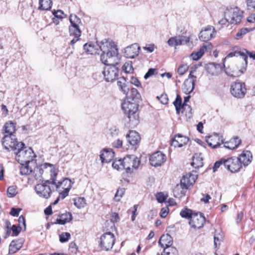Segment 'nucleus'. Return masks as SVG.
<instances>
[{
    "instance_id": "cd10ccee",
    "label": "nucleus",
    "mask_w": 255,
    "mask_h": 255,
    "mask_svg": "<svg viewBox=\"0 0 255 255\" xmlns=\"http://www.w3.org/2000/svg\"><path fill=\"white\" fill-rule=\"evenodd\" d=\"M23 242V239L12 241L9 245V253L14 254L18 251L22 247Z\"/></svg>"
},
{
    "instance_id": "7c9ffc66",
    "label": "nucleus",
    "mask_w": 255,
    "mask_h": 255,
    "mask_svg": "<svg viewBox=\"0 0 255 255\" xmlns=\"http://www.w3.org/2000/svg\"><path fill=\"white\" fill-rule=\"evenodd\" d=\"M69 32L70 36L74 37L70 41L71 45H73L79 40V37L81 35V30L80 28H69Z\"/></svg>"
},
{
    "instance_id": "58836bf2",
    "label": "nucleus",
    "mask_w": 255,
    "mask_h": 255,
    "mask_svg": "<svg viewBox=\"0 0 255 255\" xmlns=\"http://www.w3.org/2000/svg\"><path fill=\"white\" fill-rule=\"evenodd\" d=\"M140 98V94L135 88H132L130 89V95L128 96L126 99L133 100V101L137 102Z\"/></svg>"
},
{
    "instance_id": "13d9d810",
    "label": "nucleus",
    "mask_w": 255,
    "mask_h": 255,
    "mask_svg": "<svg viewBox=\"0 0 255 255\" xmlns=\"http://www.w3.org/2000/svg\"><path fill=\"white\" fill-rule=\"evenodd\" d=\"M155 71V69L150 68L147 71V72L144 75V78L146 80L148 78H149L151 76L154 74Z\"/></svg>"
},
{
    "instance_id": "69168bd1",
    "label": "nucleus",
    "mask_w": 255,
    "mask_h": 255,
    "mask_svg": "<svg viewBox=\"0 0 255 255\" xmlns=\"http://www.w3.org/2000/svg\"><path fill=\"white\" fill-rule=\"evenodd\" d=\"M225 159H222L221 160L217 161L215 163L214 167H213V171L215 172L220 166L223 164H224V160Z\"/></svg>"
},
{
    "instance_id": "5701e85b",
    "label": "nucleus",
    "mask_w": 255,
    "mask_h": 255,
    "mask_svg": "<svg viewBox=\"0 0 255 255\" xmlns=\"http://www.w3.org/2000/svg\"><path fill=\"white\" fill-rule=\"evenodd\" d=\"M158 243L164 250L165 249L166 251H168L171 248L173 243L172 238L168 234L163 235L160 237Z\"/></svg>"
},
{
    "instance_id": "1a4fd4ad",
    "label": "nucleus",
    "mask_w": 255,
    "mask_h": 255,
    "mask_svg": "<svg viewBox=\"0 0 255 255\" xmlns=\"http://www.w3.org/2000/svg\"><path fill=\"white\" fill-rule=\"evenodd\" d=\"M115 241L114 235L108 232L103 235L100 238V246L103 251H108L112 249Z\"/></svg>"
},
{
    "instance_id": "f8f14e48",
    "label": "nucleus",
    "mask_w": 255,
    "mask_h": 255,
    "mask_svg": "<svg viewBox=\"0 0 255 255\" xmlns=\"http://www.w3.org/2000/svg\"><path fill=\"white\" fill-rule=\"evenodd\" d=\"M231 92L232 95L236 98H243L246 92L245 84L239 81L233 83L231 86Z\"/></svg>"
},
{
    "instance_id": "c03bdc74",
    "label": "nucleus",
    "mask_w": 255,
    "mask_h": 255,
    "mask_svg": "<svg viewBox=\"0 0 255 255\" xmlns=\"http://www.w3.org/2000/svg\"><path fill=\"white\" fill-rule=\"evenodd\" d=\"M193 214H194V213H193L191 210L185 208L181 211L180 214L183 218L190 219Z\"/></svg>"
},
{
    "instance_id": "2eb2a0df",
    "label": "nucleus",
    "mask_w": 255,
    "mask_h": 255,
    "mask_svg": "<svg viewBox=\"0 0 255 255\" xmlns=\"http://www.w3.org/2000/svg\"><path fill=\"white\" fill-rule=\"evenodd\" d=\"M206 219L201 213H194L189 221V224L191 227L195 229H200L203 227Z\"/></svg>"
},
{
    "instance_id": "680f3d73",
    "label": "nucleus",
    "mask_w": 255,
    "mask_h": 255,
    "mask_svg": "<svg viewBox=\"0 0 255 255\" xmlns=\"http://www.w3.org/2000/svg\"><path fill=\"white\" fill-rule=\"evenodd\" d=\"M21 210V208H12L10 212V214L12 216H18L19 212Z\"/></svg>"
},
{
    "instance_id": "79ce46f5",
    "label": "nucleus",
    "mask_w": 255,
    "mask_h": 255,
    "mask_svg": "<svg viewBox=\"0 0 255 255\" xmlns=\"http://www.w3.org/2000/svg\"><path fill=\"white\" fill-rule=\"evenodd\" d=\"M74 204L78 208L81 209L86 205V200L84 197H78L74 199Z\"/></svg>"
},
{
    "instance_id": "4be33fe9",
    "label": "nucleus",
    "mask_w": 255,
    "mask_h": 255,
    "mask_svg": "<svg viewBox=\"0 0 255 255\" xmlns=\"http://www.w3.org/2000/svg\"><path fill=\"white\" fill-rule=\"evenodd\" d=\"M212 47L213 46L211 43L204 44L202 47H201L199 51L195 53H192L191 54L190 57L194 60H198L203 56L205 51L211 52Z\"/></svg>"
},
{
    "instance_id": "bf43d9fd",
    "label": "nucleus",
    "mask_w": 255,
    "mask_h": 255,
    "mask_svg": "<svg viewBox=\"0 0 255 255\" xmlns=\"http://www.w3.org/2000/svg\"><path fill=\"white\" fill-rule=\"evenodd\" d=\"M175 107H182V98L179 95H177L175 101L173 102Z\"/></svg>"
},
{
    "instance_id": "c9c22d12",
    "label": "nucleus",
    "mask_w": 255,
    "mask_h": 255,
    "mask_svg": "<svg viewBox=\"0 0 255 255\" xmlns=\"http://www.w3.org/2000/svg\"><path fill=\"white\" fill-rule=\"evenodd\" d=\"M72 219V216L71 213L66 212L60 216L59 219L56 220V223L60 225H64L66 223L70 222Z\"/></svg>"
},
{
    "instance_id": "9d476101",
    "label": "nucleus",
    "mask_w": 255,
    "mask_h": 255,
    "mask_svg": "<svg viewBox=\"0 0 255 255\" xmlns=\"http://www.w3.org/2000/svg\"><path fill=\"white\" fill-rule=\"evenodd\" d=\"M124 169L130 173L137 168L140 164L139 159L133 155H128L123 158Z\"/></svg>"
},
{
    "instance_id": "7ed1b4c3",
    "label": "nucleus",
    "mask_w": 255,
    "mask_h": 255,
    "mask_svg": "<svg viewBox=\"0 0 255 255\" xmlns=\"http://www.w3.org/2000/svg\"><path fill=\"white\" fill-rule=\"evenodd\" d=\"M133 100L126 99L122 103V108L129 120L130 126L134 127L139 123L138 103Z\"/></svg>"
},
{
    "instance_id": "9b49d317",
    "label": "nucleus",
    "mask_w": 255,
    "mask_h": 255,
    "mask_svg": "<svg viewBox=\"0 0 255 255\" xmlns=\"http://www.w3.org/2000/svg\"><path fill=\"white\" fill-rule=\"evenodd\" d=\"M224 165L232 173L238 172L242 168L239 159L235 156L224 159Z\"/></svg>"
},
{
    "instance_id": "ddd939ff",
    "label": "nucleus",
    "mask_w": 255,
    "mask_h": 255,
    "mask_svg": "<svg viewBox=\"0 0 255 255\" xmlns=\"http://www.w3.org/2000/svg\"><path fill=\"white\" fill-rule=\"evenodd\" d=\"M190 38L188 36L179 35L170 38L167 41V44L170 46H174L175 48L178 46L187 44L188 46L190 45L189 44Z\"/></svg>"
},
{
    "instance_id": "39448f33",
    "label": "nucleus",
    "mask_w": 255,
    "mask_h": 255,
    "mask_svg": "<svg viewBox=\"0 0 255 255\" xmlns=\"http://www.w3.org/2000/svg\"><path fill=\"white\" fill-rule=\"evenodd\" d=\"M15 159L20 164L24 163H29L32 161L35 157V154L31 148H27L24 145L23 147H18L14 151Z\"/></svg>"
},
{
    "instance_id": "864d4df0",
    "label": "nucleus",
    "mask_w": 255,
    "mask_h": 255,
    "mask_svg": "<svg viewBox=\"0 0 255 255\" xmlns=\"http://www.w3.org/2000/svg\"><path fill=\"white\" fill-rule=\"evenodd\" d=\"M161 255H177V252L176 249L171 248L168 251H166L165 249L164 251V254H162Z\"/></svg>"
},
{
    "instance_id": "4d7b16f0",
    "label": "nucleus",
    "mask_w": 255,
    "mask_h": 255,
    "mask_svg": "<svg viewBox=\"0 0 255 255\" xmlns=\"http://www.w3.org/2000/svg\"><path fill=\"white\" fill-rule=\"evenodd\" d=\"M157 98L160 101L161 103L166 104L168 103V99L166 95H161L160 97H157Z\"/></svg>"
},
{
    "instance_id": "20e7f679",
    "label": "nucleus",
    "mask_w": 255,
    "mask_h": 255,
    "mask_svg": "<svg viewBox=\"0 0 255 255\" xmlns=\"http://www.w3.org/2000/svg\"><path fill=\"white\" fill-rule=\"evenodd\" d=\"M223 13L224 18L219 21V23L222 25L227 22L236 24L241 21L243 17V12L238 7H226Z\"/></svg>"
},
{
    "instance_id": "052dcab7",
    "label": "nucleus",
    "mask_w": 255,
    "mask_h": 255,
    "mask_svg": "<svg viewBox=\"0 0 255 255\" xmlns=\"http://www.w3.org/2000/svg\"><path fill=\"white\" fill-rule=\"evenodd\" d=\"M110 130L112 136H116L119 134V130L115 127L111 128Z\"/></svg>"
},
{
    "instance_id": "2f4dec72",
    "label": "nucleus",
    "mask_w": 255,
    "mask_h": 255,
    "mask_svg": "<svg viewBox=\"0 0 255 255\" xmlns=\"http://www.w3.org/2000/svg\"><path fill=\"white\" fill-rule=\"evenodd\" d=\"M117 85L120 90L124 94L127 95L129 90V88L128 85L126 80L124 77H120L118 79Z\"/></svg>"
},
{
    "instance_id": "f03ea898",
    "label": "nucleus",
    "mask_w": 255,
    "mask_h": 255,
    "mask_svg": "<svg viewBox=\"0 0 255 255\" xmlns=\"http://www.w3.org/2000/svg\"><path fill=\"white\" fill-rule=\"evenodd\" d=\"M44 171L46 173H50V178L49 180H45L44 182L36 184L35 186V191L39 197L48 199L50 197L52 193L51 189L49 184H55L57 171L54 165L45 163L40 167L34 169V172L38 173V175L37 173L35 174V178L37 179L39 177L42 176Z\"/></svg>"
},
{
    "instance_id": "de8ad7c7",
    "label": "nucleus",
    "mask_w": 255,
    "mask_h": 255,
    "mask_svg": "<svg viewBox=\"0 0 255 255\" xmlns=\"http://www.w3.org/2000/svg\"><path fill=\"white\" fill-rule=\"evenodd\" d=\"M123 70L126 73H131L133 71L131 62H126L122 67Z\"/></svg>"
},
{
    "instance_id": "4c0bfd02",
    "label": "nucleus",
    "mask_w": 255,
    "mask_h": 255,
    "mask_svg": "<svg viewBox=\"0 0 255 255\" xmlns=\"http://www.w3.org/2000/svg\"><path fill=\"white\" fill-rule=\"evenodd\" d=\"M39 9L47 10L51 7L52 2L51 0H39Z\"/></svg>"
},
{
    "instance_id": "338daca9",
    "label": "nucleus",
    "mask_w": 255,
    "mask_h": 255,
    "mask_svg": "<svg viewBox=\"0 0 255 255\" xmlns=\"http://www.w3.org/2000/svg\"><path fill=\"white\" fill-rule=\"evenodd\" d=\"M122 144H123V141L119 139L116 140L113 143V146L114 147L118 148L121 147L122 146Z\"/></svg>"
},
{
    "instance_id": "a211bd4d",
    "label": "nucleus",
    "mask_w": 255,
    "mask_h": 255,
    "mask_svg": "<svg viewBox=\"0 0 255 255\" xmlns=\"http://www.w3.org/2000/svg\"><path fill=\"white\" fill-rule=\"evenodd\" d=\"M241 163V166L246 167L252 162L253 159L252 153L249 150H244L238 157Z\"/></svg>"
},
{
    "instance_id": "f3484780",
    "label": "nucleus",
    "mask_w": 255,
    "mask_h": 255,
    "mask_svg": "<svg viewBox=\"0 0 255 255\" xmlns=\"http://www.w3.org/2000/svg\"><path fill=\"white\" fill-rule=\"evenodd\" d=\"M225 72L227 75L231 77H239L245 72L246 70V66H243L240 69L233 65L226 67L225 64H223Z\"/></svg>"
},
{
    "instance_id": "6ab92c4d",
    "label": "nucleus",
    "mask_w": 255,
    "mask_h": 255,
    "mask_svg": "<svg viewBox=\"0 0 255 255\" xmlns=\"http://www.w3.org/2000/svg\"><path fill=\"white\" fill-rule=\"evenodd\" d=\"M207 72L212 76H217L222 73L223 66L221 64L211 63L206 65Z\"/></svg>"
},
{
    "instance_id": "b1692460",
    "label": "nucleus",
    "mask_w": 255,
    "mask_h": 255,
    "mask_svg": "<svg viewBox=\"0 0 255 255\" xmlns=\"http://www.w3.org/2000/svg\"><path fill=\"white\" fill-rule=\"evenodd\" d=\"M189 141V138L187 136L178 134L175 135L172 141V145L174 147H181L186 145Z\"/></svg>"
},
{
    "instance_id": "f257e3e1",
    "label": "nucleus",
    "mask_w": 255,
    "mask_h": 255,
    "mask_svg": "<svg viewBox=\"0 0 255 255\" xmlns=\"http://www.w3.org/2000/svg\"><path fill=\"white\" fill-rule=\"evenodd\" d=\"M102 53L101 60L105 65L103 74L105 80L113 82L119 76V69L116 67L120 61L117 46L112 40L105 39L98 44Z\"/></svg>"
},
{
    "instance_id": "393cba45",
    "label": "nucleus",
    "mask_w": 255,
    "mask_h": 255,
    "mask_svg": "<svg viewBox=\"0 0 255 255\" xmlns=\"http://www.w3.org/2000/svg\"><path fill=\"white\" fill-rule=\"evenodd\" d=\"M220 141V137L217 134L209 136L206 139V141L209 145L213 148H217L221 143H223L222 140H221V142Z\"/></svg>"
},
{
    "instance_id": "49530a36",
    "label": "nucleus",
    "mask_w": 255,
    "mask_h": 255,
    "mask_svg": "<svg viewBox=\"0 0 255 255\" xmlns=\"http://www.w3.org/2000/svg\"><path fill=\"white\" fill-rule=\"evenodd\" d=\"M251 29L243 28L241 29L236 34L235 38L237 39L242 38L245 34L250 31Z\"/></svg>"
},
{
    "instance_id": "774afa93",
    "label": "nucleus",
    "mask_w": 255,
    "mask_h": 255,
    "mask_svg": "<svg viewBox=\"0 0 255 255\" xmlns=\"http://www.w3.org/2000/svg\"><path fill=\"white\" fill-rule=\"evenodd\" d=\"M111 221L112 222H117L119 221L120 218L119 215L117 213H113L111 215Z\"/></svg>"
},
{
    "instance_id": "e2e57ef3",
    "label": "nucleus",
    "mask_w": 255,
    "mask_h": 255,
    "mask_svg": "<svg viewBox=\"0 0 255 255\" xmlns=\"http://www.w3.org/2000/svg\"><path fill=\"white\" fill-rule=\"evenodd\" d=\"M130 82L131 84L135 85L137 87H140L141 84L138 79L136 77H132L130 79Z\"/></svg>"
},
{
    "instance_id": "a18cd8bd",
    "label": "nucleus",
    "mask_w": 255,
    "mask_h": 255,
    "mask_svg": "<svg viewBox=\"0 0 255 255\" xmlns=\"http://www.w3.org/2000/svg\"><path fill=\"white\" fill-rule=\"evenodd\" d=\"M190 96L188 95L184 97V103L182 106V109L183 110V112H185L186 110L189 111V114H191V107L187 104V103L189 101Z\"/></svg>"
},
{
    "instance_id": "c85d7f7f",
    "label": "nucleus",
    "mask_w": 255,
    "mask_h": 255,
    "mask_svg": "<svg viewBox=\"0 0 255 255\" xmlns=\"http://www.w3.org/2000/svg\"><path fill=\"white\" fill-rule=\"evenodd\" d=\"M194 80L191 79L185 80L182 86L183 92L187 95L191 93L194 89Z\"/></svg>"
},
{
    "instance_id": "0e129e2a",
    "label": "nucleus",
    "mask_w": 255,
    "mask_h": 255,
    "mask_svg": "<svg viewBox=\"0 0 255 255\" xmlns=\"http://www.w3.org/2000/svg\"><path fill=\"white\" fill-rule=\"evenodd\" d=\"M246 2L248 9L255 8V0H247Z\"/></svg>"
},
{
    "instance_id": "3c124183",
    "label": "nucleus",
    "mask_w": 255,
    "mask_h": 255,
    "mask_svg": "<svg viewBox=\"0 0 255 255\" xmlns=\"http://www.w3.org/2000/svg\"><path fill=\"white\" fill-rule=\"evenodd\" d=\"M70 236V234L69 233H63L59 236L60 241L62 243L67 242Z\"/></svg>"
},
{
    "instance_id": "bb28decb",
    "label": "nucleus",
    "mask_w": 255,
    "mask_h": 255,
    "mask_svg": "<svg viewBox=\"0 0 255 255\" xmlns=\"http://www.w3.org/2000/svg\"><path fill=\"white\" fill-rule=\"evenodd\" d=\"M114 152L112 150L104 149L100 155L102 163H109L113 159Z\"/></svg>"
},
{
    "instance_id": "a19ab883",
    "label": "nucleus",
    "mask_w": 255,
    "mask_h": 255,
    "mask_svg": "<svg viewBox=\"0 0 255 255\" xmlns=\"http://www.w3.org/2000/svg\"><path fill=\"white\" fill-rule=\"evenodd\" d=\"M29 163H24L20 164L21 166L20 168V172L22 175H28L32 172V168L29 167Z\"/></svg>"
},
{
    "instance_id": "603ef678",
    "label": "nucleus",
    "mask_w": 255,
    "mask_h": 255,
    "mask_svg": "<svg viewBox=\"0 0 255 255\" xmlns=\"http://www.w3.org/2000/svg\"><path fill=\"white\" fill-rule=\"evenodd\" d=\"M188 69L189 67L187 64L181 65L178 68V73L180 75H182L188 71Z\"/></svg>"
},
{
    "instance_id": "8fccbe9b",
    "label": "nucleus",
    "mask_w": 255,
    "mask_h": 255,
    "mask_svg": "<svg viewBox=\"0 0 255 255\" xmlns=\"http://www.w3.org/2000/svg\"><path fill=\"white\" fill-rule=\"evenodd\" d=\"M16 193V188L15 186H11L8 188L7 190V194L9 197H14Z\"/></svg>"
},
{
    "instance_id": "e433bc0d",
    "label": "nucleus",
    "mask_w": 255,
    "mask_h": 255,
    "mask_svg": "<svg viewBox=\"0 0 255 255\" xmlns=\"http://www.w3.org/2000/svg\"><path fill=\"white\" fill-rule=\"evenodd\" d=\"M5 133L6 134L13 135L15 132V124L13 122L9 121L5 124L4 126Z\"/></svg>"
},
{
    "instance_id": "6e6d98bb",
    "label": "nucleus",
    "mask_w": 255,
    "mask_h": 255,
    "mask_svg": "<svg viewBox=\"0 0 255 255\" xmlns=\"http://www.w3.org/2000/svg\"><path fill=\"white\" fill-rule=\"evenodd\" d=\"M156 199L159 203H162L165 201L166 197L162 192L158 193L156 194Z\"/></svg>"
},
{
    "instance_id": "c756f323",
    "label": "nucleus",
    "mask_w": 255,
    "mask_h": 255,
    "mask_svg": "<svg viewBox=\"0 0 255 255\" xmlns=\"http://www.w3.org/2000/svg\"><path fill=\"white\" fill-rule=\"evenodd\" d=\"M241 143V140L238 137H234L229 141L224 142V147L229 149H234L238 147Z\"/></svg>"
},
{
    "instance_id": "dca6fc26",
    "label": "nucleus",
    "mask_w": 255,
    "mask_h": 255,
    "mask_svg": "<svg viewBox=\"0 0 255 255\" xmlns=\"http://www.w3.org/2000/svg\"><path fill=\"white\" fill-rule=\"evenodd\" d=\"M166 160L165 154L161 151H157L153 153L149 158V161L151 165L156 167L160 166Z\"/></svg>"
},
{
    "instance_id": "a878e982",
    "label": "nucleus",
    "mask_w": 255,
    "mask_h": 255,
    "mask_svg": "<svg viewBox=\"0 0 255 255\" xmlns=\"http://www.w3.org/2000/svg\"><path fill=\"white\" fill-rule=\"evenodd\" d=\"M127 138L129 143L131 145H135L137 144L140 140V137L137 132L134 130H131L127 135Z\"/></svg>"
},
{
    "instance_id": "4468645a",
    "label": "nucleus",
    "mask_w": 255,
    "mask_h": 255,
    "mask_svg": "<svg viewBox=\"0 0 255 255\" xmlns=\"http://www.w3.org/2000/svg\"><path fill=\"white\" fill-rule=\"evenodd\" d=\"M216 34V31L213 26L208 25L204 27L200 31L199 38L200 40L207 41L214 38Z\"/></svg>"
},
{
    "instance_id": "aec40b11",
    "label": "nucleus",
    "mask_w": 255,
    "mask_h": 255,
    "mask_svg": "<svg viewBox=\"0 0 255 255\" xmlns=\"http://www.w3.org/2000/svg\"><path fill=\"white\" fill-rule=\"evenodd\" d=\"M197 175L188 173L184 175L180 181V184L188 189L195 183Z\"/></svg>"
},
{
    "instance_id": "0eeeda50",
    "label": "nucleus",
    "mask_w": 255,
    "mask_h": 255,
    "mask_svg": "<svg viewBox=\"0 0 255 255\" xmlns=\"http://www.w3.org/2000/svg\"><path fill=\"white\" fill-rule=\"evenodd\" d=\"M234 56H241L242 57V63L243 61L245 62V65L246 66L247 65V58L249 56L250 58L255 59V52H249L246 49H241L238 47H234L232 51L229 53L226 57L224 59V61L228 58L233 57Z\"/></svg>"
},
{
    "instance_id": "5fc2aeb1",
    "label": "nucleus",
    "mask_w": 255,
    "mask_h": 255,
    "mask_svg": "<svg viewBox=\"0 0 255 255\" xmlns=\"http://www.w3.org/2000/svg\"><path fill=\"white\" fill-rule=\"evenodd\" d=\"M53 14L56 18L62 19L64 18V12L61 10H54L53 11Z\"/></svg>"
},
{
    "instance_id": "09e8293b",
    "label": "nucleus",
    "mask_w": 255,
    "mask_h": 255,
    "mask_svg": "<svg viewBox=\"0 0 255 255\" xmlns=\"http://www.w3.org/2000/svg\"><path fill=\"white\" fill-rule=\"evenodd\" d=\"M125 189L124 188H119L115 195L114 199L116 202H119L121 200V198L125 194Z\"/></svg>"
},
{
    "instance_id": "412c9836",
    "label": "nucleus",
    "mask_w": 255,
    "mask_h": 255,
    "mask_svg": "<svg viewBox=\"0 0 255 255\" xmlns=\"http://www.w3.org/2000/svg\"><path fill=\"white\" fill-rule=\"evenodd\" d=\"M140 47L138 44L134 43L127 47L125 49V56L128 58H134L138 54Z\"/></svg>"
},
{
    "instance_id": "423d86ee",
    "label": "nucleus",
    "mask_w": 255,
    "mask_h": 255,
    "mask_svg": "<svg viewBox=\"0 0 255 255\" xmlns=\"http://www.w3.org/2000/svg\"><path fill=\"white\" fill-rule=\"evenodd\" d=\"M56 181V180L55 184H53V185H55L56 191L61 196L62 199H64L68 196L73 183L71 179L68 178H65L62 181H58L57 183Z\"/></svg>"
},
{
    "instance_id": "ea45409f",
    "label": "nucleus",
    "mask_w": 255,
    "mask_h": 255,
    "mask_svg": "<svg viewBox=\"0 0 255 255\" xmlns=\"http://www.w3.org/2000/svg\"><path fill=\"white\" fill-rule=\"evenodd\" d=\"M84 49L88 54H94L97 53L98 49L94 44L86 43L84 45Z\"/></svg>"
},
{
    "instance_id": "37998d69",
    "label": "nucleus",
    "mask_w": 255,
    "mask_h": 255,
    "mask_svg": "<svg viewBox=\"0 0 255 255\" xmlns=\"http://www.w3.org/2000/svg\"><path fill=\"white\" fill-rule=\"evenodd\" d=\"M123 159L115 160L112 163V166L117 170H123L124 169Z\"/></svg>"
},
{
    "instance_id": "6e6552de",
    "label": "nucleus",
    "mask_w": 255,
    "mask_h": 255,
    "mask_svg": "<svg viewBox=\"0 0 255 255\" xmlns=\"http://www.w3.org/2000/svg\"><path fill=\"white\" fill-rule=\"evenodd\" d=\"M2 144L5 149H10L14 151H16L18 147H23L25 145L22 142H18L14 135L9 134H5L2 138Z\"/></svg>"
},
{
    "instance_id": "72a5a7b5",
    "label": "nucleus",
    "mask_w": 255,
    "mask_h": 255,
    "mask_svg": "<svg viewBox=\"0 0 255 255\" xmlns=\"http://www.w3.org/2000/svg\"><path fill=\"white\" fill-rule=\"evenodd\" d=\"M191 165L195 168H198L203 166V157L201 153H195L194 155Z\"/></svg>"
},
{
    "instance_id": "473e14b6",
    "label": "nucleus",
    "mask_w": 255,
    "mask_h": 255,
    "mask_svg": "<svg viewBox=\"0 0 255 255\" xmlns=\"http://www.w3.org/2000/svg\"><path fill=\"white\" fill-rule=\"evenodd\" d=\"M187 190L188 189L183 187L182 184H177L173 190L174 196L176 198H181L185 195Z\"/></svg>"
},
{
    "instance_id": "f704fd0d",
    "label": "nucleus",
    "mask_w": 255,
    "mask_h": 255,
    "mask_svg": "<svg viewBox=\"0 0 255 255\" xmlns=\"http://www.w3.org/2000/svg\"><path fill=\"white\" fill-rule=\"evenodd\" d=\"M69 19L70 22L69 28H80V26L82 25L81 19L76 14H71Z\"/></svg>"
}]
</instances>
